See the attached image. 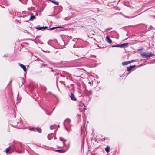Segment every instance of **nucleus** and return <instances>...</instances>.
Here are the masks:
<instances>
[{
	"mask_svg": "<svg viewBox=\"0 0 155 155\" xmlns=\"http://www.w3.org/2000/svg\"><path fill=\"white\" fill-rule=\"evenodd\" d=\"M63 27L61 26H58V27H53L52 28H50V29H48V30H53L54 29H56V28H63Z\"/></svg>",
	"mask_w": 155,
	"mask_h": 155,
	"instance_id": "obj_16",
	"label": "nucleus"
},
{
	"mask_svg": "<svg viewBox=\"0 0 155 155\" xmlns=\"http://www.w3.org/2000/svg\"><path fill=\"white\" fill-rule=\"evenodd\" d=\"M70 120L69 119H67L65 120L63 123L65 128L68 131L69 130V129L68 128V127L71 126V125L70 124Z\"/></svg>",
	"mask_w": 155,
	"mask_h": 155,
	"instance_id": "obj_2",
	"label": "nucleus"
},
{
	"mask_svg": "<svg viewBox=\"0 0 155 155\" xmlns=\"http://www.w3.org/2000/svg\"><path fill=\"white\" fill-rule=\"evenodd\" d=\"M136 67V66L135 65H134L133 66H131L129 67H128L127 68V71H129L132 70L134 68Z\"/></svg>",
	"mask_w": 155,
	"mask_h": 155,
	"instance_id": "obj_7",
	"label": "nucleus"
},
{
	"mask_svg": "<svg viewBox=\"0 0 155 155\" xmlns=\"http://www.w3.org/2000/svg\"><path fill=\"white\" fill-rule=\"evenodd\" d=\"M137 15H136L135 16H126L125 15H123V16L126 18H134V17H136V16H137Z\"/></svg>",
	"mask_w": 155,
	"mask_h": 155,
	"instance_id": "obj_17",
	"label": "nucleus"
},
{
	"mask_svg": "<svg viewBox=\"0 0 155 155\" xmlns=\"http://www.w3.org/2000/svg\"><path fill=\"white\" fill-rule=\"evenodd\" d=\"M47 28V26L45 27H40V26H38L36 28L38 30H44L46 29Z\"/></svg>",
	"mask_w": 155,
	"mask_h": 155,
	"instance_id": "obj_6",
	"label": "nucleus"
},
{
	"mask_svg": "<svg viewBox=\"0 0 155 155\" xmlns=\"http://www.w3.org/2000/svg\"><path fill=\"white\" fill-rule=\"evenodd\" d=\"M14 151V149L13 148L10 147L7 148L6 150V153L7 154H9L12 153Z\"/></svg>",
	"mask_w": 155,
	"mask_h": 155,
	"instance_id": "obj_3",
	"label": "nucleus"
},
{
	"mask_svg": "<svg viewBox=\"0 0 155 155\" xmlns=\"http://www.w3.org/2000/svg\"><path fill=\"white\" fill-rule=\"evenodd\" d=\"M18 65L23 69L24 71L25 72L26 71V68L24 65L20 63H19Z\"/></svg>",
	"mask_w": 155,
	"mask_h": 155,
	"instance_id": "obj_12",
	"label": "nucleus"
},
{
	"mask_svg": "<svg viewBox=\"0 0 155 155\" xmlns=\"http://www.w3.org/2000/svg\"><path fill=\"white\" fill-rule=\"evenodd\" d=\"M135 61L134 60H131L130 61H128L129 64L131 63L132 62H133Z\"/></svg>",
	"mask_w": 155,
	"mask_h": 155,
	"instance_id": "obj_27",
	"label": "nucleus"
},
{
	"mask_svg": "<svg viewBox=\"0 0 155 155\" xmlns=\"http://www.w3.org/2000/svg\"><path fill=\"white\" fill-rule=\"evenodd\" d=\"M57 42V41L56 40H50L47 43L50 45L53 46V43L54 42Z\"/></svg>",
	"mask_w": 155,
	"mask_h": 155,
	"instance_id": "obj_5",
	"label": "nucleus"
},
{
	"mask_svg": "<svg viewBox=\"0 0 155 155\" xmlns=\"http://www.w3.org/2000/svg\"><path fill=\"white\" fill-rule=\"evenodd\" d=\"M42 66H47V65L46 64H42Z\"/></svg>",
	"mask_w": 155,
	"mask_h": 155,
	"instance_id": "obj_32",
	"label": "nucleus"
},
{
	"mask_svg": "<svg viewBox=\"0 0 155 155\" xmlns=\"http://www.w3.org/2000/svg\"><path fill=\"white\" fill-rule=\"evenodd\" d=\"M69 146H70V143H69L68 145H66V146H65V147H67V148H66V150H67L68 149L69 147Z\"/></svg>",
	"mask_w": 155,
	"mask_h": 155,
	"instance_id": "obj_21",
	"label": "nucleus"
},
{
	"mask_svg": "<svg viewBox=\"0 0 155 155\" xmlns=\"http://www.w3.org/2000/svg\"><path fill=\"white\" fill-rule=\"evenodd\" d=\"M66 140L64 138L60 137V140L58 142L57 145L58 146V148H62L66 146L65 142Z\"/></svg>",
	"mask_w": 155,
	"mask_h": 155,
	"instance_id": "obj_1",
	"label": "nucleus"
},
{
	"mask_svg": "<svg viewBox=\"0 0 155 155\" xmlns=\"http://www.w3.org/2000/svg\"><path fill=\"white\" fill-rule=\"evenodd\" d=\"M87 91V95H90L92 93V91H91L90 90V91Z\"/></svg>",
	"mask_w": 155,
	"mask_h": 155,
	"instance_id": "obj_22",
	"label": "nucleus"
},
{
	"mask_svg": "<svg viewBox=\"0 0 155 155\" xmlns=\"http://www.w3.org/2000/svg\"><path fill=\"white\" fill-rule=\"evenodd\" d=\"M18 145L20 146V148H21V143H18Z\"/></svg>",
	"mask_w": 155,
	"mask_h": 155,
	"instance_id": "obj_31",
	"label": "nucleus"
},
{
	"mask_svg": "<svg viewBox=\"0 0 155 155\" xmlns=\"http://www.w3.org/2000/svg\"><path fill=\"white\" fill-rule=\"evenodd\" d=\"M77 39V38H74L73 40V41H76V40Z\"/></svg>",
	"mask_w": 155,
	"mask_h": 155,
	"instance_id": "obj_35",
	"label": "nucleus"
},
{
	"mask_svg": "<svg viewBox=\"0 0 155 155\" xmlns=\"http://www.w3.org/2000/svg\"><path fill=\"white\" fill-rule=\"evenodd\" d=\"M54 108H55V107H54V108L53 109H52V111L54 110Z\"/></svg>",
	"mask_w": 155,
	"mask_h": 155,
	"instance_id": "obj_36",
	"label": "nucleus"
},
{
	"mask_svg": "<svg viewBox=\"0 0 155 155\" xmlns=\"http://www.w3.org/2000/svg\"><path fill=\"white\" fill-rule=\"evenodd\" d=\"M128 45V43H125L120 45V48H123L127 47Z\"/></svg>",
	"mask_w": 155,
	"mask_h": 155,
	"instance_id": "obj_10",
	"label": "nucleus"
},
{
	"mask_svg": "<svg viewBox=\"0 0 155 155\" xmlns=\"http://www.w3.org/2000/svg\"><path fill=\"white\" fill-rule=\"evenodd\" d=\"M1 6L3 8H5V7H4V6Z\"/></svg>",
	"mask_w": 155,
	"mask_h": 155,
	"instance_id": "obj_37",
	"label": "nucleus"
},
{
	"mask_svg": "<svg viewBox=\"0 0 155 155\" xmlns=\"http://www.w3.org/2000/svg\"><path fill=\"white\" fill-rule=\"evenodd\" d=\"M106 41L107 42L110 44L112 42V40L108 36H107L106 37Z\"/></svg>",
	"mask_w": 155,
	"mask_h": 155,
	"instance_id": "obj_9",
	"label": "nucleus"
},
{
	"mask_svg": "<svg viewBox=\"0 0 155 155\" xmlns=\"http://www.w3.org/2000/svg\"><path fill=\"white\" fill-rule=\"evenodd\" d=\"M0 3L2 5H8L7 1L6 0H0Z\"/></svg>",
	"mask_w": 155,
	"mask_h": 155,
	"instance_id": "obj_8",
	"label": "nucleus"
},
{
	"mask_svg": "<svg viewBox=\"0 0 155 155\" xmlns=\"http://www.w3.org/2000/svg\"><path fill=\"white\" fill-rule=\"evenodd\" d=\"M36 18L35 16L31 15L30 17L29 20L30 21H32L34 19H35Z\"/></svg>",
	"mask_w": 155,
	"mask_h": 155,
	"instance_id": "obj_15",
	"label": "nucleus"
},
{
	"mask_svg": "<svg viewBox=\"0 0 155 155\" xmlns=\"http://www.w3.org/2000/svg\"><path fill=\"white\" fill-rule=\"evenodd\" d=\"M155 55L154 54H152L151 53H150L149 54L148 53V58L150 57L151 56H154Z\"/></svg>",
	"mask_w": 155,
	"mask_h": 155,
	"instance_id": "obj_20",
	"label": "nucleus"
},
{
	"mask_svg": "<svg viewBox=\"0 0 155 155\" xmlns=\"http://www.w3.org/2000/svg\"><path fill=\"white\" fill-rule=\"evenodd\" d=\"M93 81H91H91H89V82H88V83L90 84H92L93 83Z\"/></svg>",
	"mask_w": 155,
	"mask_h": 155,
	"instance_id": "obj_33",
	"label": "nucleus"
},
{
	"mask_svg": "<svg viewBox=\"0 0 155 155\" xmlns=\"http://www.w3.org/2000/svg\"><path fill=\"white\" fill-rule=\"evenodd\" d=\"M70 19V17H67L65 18V20H68Z\"/></svg>",
	"mask_w": 155,
	"mask_h": 155,
	"instance_id": "obj_28",
	"label": "nucleus"
},
{
	"mask_svg": "<svg viewBox=\"0 0 155 155\" xmlns=\"http://www.w3.org/2000/svg\"><path fill=\"white\" fill-rule=\"evenodd\" d=\"M51 71H53H53H54V70H51Z\"/></svg>",
	"mask_w": 155,
	"mask_h": 155,
	"instance_id": "obj_38",
	"label": "nucleus"
},
{
	"mask_svg": "<svg viewBox=\"0 0 155 155\" xmlns=\"http://www.w3.org/2000/svg\"><path fill=\"white\" fill-rule=\"evenodd\" d=\"M55 151L56 152H58L59 153H64L65 152L67 151V150H65L62 149V150H57Z\"/></svg>",
	"mask_w": 155,
	"mask_h": 155,
	"instance_id": "obj_13",
	"label": "nucleus"
},
{
	"mask_svg": "<svg viewBox=\"0 0 155 155\" xmlns=\"http://www.w3.org/2000/svg\"><path fill=\"white\" fill-rule=\"evenodd\" d=\"M91 57H94V61H97V60H96V56H95V55H92V56H91Z\"/></svg>",
	"mask_w": 155,
	"mask_h": 155,
	"instance_id": "obj_24",
	"label": "nucleus"
},
{
	"mask_svg": "<svg viewBox=\"0 0 155 155\" xmlns=\"http://www.w3.org/2000/svg\"><path fill=\"white\" fill-rule=\"evenodd\" d=\"M141 55L144 58H148V53L143 52L141 54Z\"/></svg>",
	"mask_w": 155,
	"mask_h": 155,
	"instance_id": "obj_11",
	"label": "nucleus"
},
{
	"mask_svg": "<svg viewBox=\"0 0 155 155\" xmlns=\"http://www.w3.org/2000/svg\"><path fill=\"white\" fill-rule=\"evenodd\" d=\"M129 64L128 61V62H124L122 63V65L123 66H125Z\"/></svg>",
	"mask_w": 155,
	"mask_h": 155,
	"instance_id": "obj_19",
	"label": "nucleus"
},
{
	"mask_svg": "<svg viewBox=\"0 0 155 155\" xmlns=\"http://www.w3.org/2000/svg\"><path fill=\"white\" fill-rule=\"evenodd\" d=\"M69 97L73 101H76L77 98L75 97L74 94L72 93H71L69 95Z\"/></svg>",
	"mask_w": 155,
	"mask_h": 155,
	"instance_id": "obj_4",
	"label": "nucleus"
},
{
	"mask_svg": "<svg viewBox=\"0 0 155 155\" xmlns=\"http://www.w3.org/2000/svg\"><path fill=\"white\" fill-rule=\"evenodd\" d=\"M50 135H49L48 136V140H50L51 139V138H50Z\"/></svg>",
	"mask_w": 155,
	"mask_h": 155,
	"instance_id": "obj_30",
	"label": "nucleus"
},
{
	"mask_svg": "<svg viewBox=\"0 0 155 155\" xmlns=\"http://www.w3.org/2000/svg\"><path fill=\"white\" fill-rule=\"evenodd\" d=\"M29 16V14H28V15H23V17L24 18H25V17H26V16Z\"/></svg>",
	"mask_w": 155,
	"mask_h": 155,
	"instance_id": "obj_29",
	"label": "nucleus"
},
{
	"mask_svg": "<svg viewBox=\"0 0 155 155\" xmlns=\"http://www.w3.org/2000/svg\"><path fill=\"white\" fill-rule=\"evenodd\" d=\"M36 130L38 132L41 133V130L40 128H37Z\"/></svg>",
	"mask_w": 155,
	"mask_h": 155,
	"instance_id": "obj_23",
	"label": "nucleus"
},
{
	"mask_svg": "<svg viewBox=\"0 0 155 155\" xmlns=\"http://www.w3.org/2000/svg\"><path fill=\"white\" fill-rule=\"evenodd\" d=\"M45 112L47 115H50L51 114V113H49L47 110H46Z\"/></svg>",
	"mask_w": 155,
	"mask_h": 155,
	"instance_id": "obj_25",
	"label": "nucleus"
},
{
	"mask_svg": "<svg viewBox=\"0 0 155 155\" xmlns=\"http://www.w3.org/2000/svg\"><path fill=\"white\" fill-rule=\"evenodd\" d=\"M112 47H120V45H112Z\"/></svg>",
	"mask_w": 155,
	"mask_h": 155,
	"instance_id": "obj_26",
	"label": "nucleus"
},
{
	"mask_svg": "<svg viewBox=\"0 0 155 155\" xmlns=\"http://www.w3.org/2000/svg\"><path fill=\"white\" fill-rule=\"evenodd\" d=\"M49 1L51 2L52 3H53L56 5H58L59 4V2H57L55 0H49Z\"/></svg>",
	"mask_w": 155,
	"mask_h": 155,
	"instance_id": "obj_14",
	"label": "nucleus"
},
{
	"mask_svg": "<svg viewBox=\"0 0 155 155\" xmlns=\"http://www.w3.org/2000/svg\"><path fill=\"white\" fill-rule=\"evenodd\" d=\"M110 148L108 146H107L105 149V151L107 153L109 152L110 151Z\"/></svg>",
	"mask_w": 155,
	"mask_h": 155,
	"instance_id": "obj_18",
	"label": "nucleus"
},
{
	"mask_svg": "<svg viewBox=\"0 0 155 155\" xmlns=\"http://www.w3.org/2000/svg\"><path fill=\"white\" fill-rule=\"evenodd\" d=\"M53 126H51L50 127V129H52L53 128H52Z\"/></svg>",
	"mask_w": 155,
	"mask_h": 155,
	"instance_id": "obj_34",
	"label": "nucleus"
}]
</instances>
